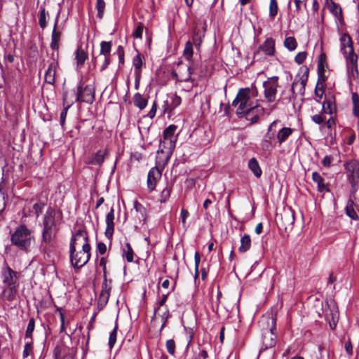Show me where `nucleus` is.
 I'll return each mask as SVG.
<instances>
[{"label": "nucleus", "instance_id": "nucleus-43", "mask_svg": "<svg viewBox=\"0 0 359 359\" xmlns=\"http://www.w3.org/2000/svg\"><path fill=\"white\" fill-rule=\"evenodd\" d=\"M88 57L87 53L82 49L78 48L76 51V59L78 65H83Z\"/></svg>", "mask_w": 359, "mask_h": 359}, {"label": "nucleus", "instance_id": "nucleus-41", "mask_svg": "<svg viewBox=\"0 0 359 359\" xmlns=\"http://www.w3.org/2000/svg\"><path fill=\"white\" fill-rule=\"evenodd\" d=\"M331 13L341 22H344L341 8L337 4L332 3L330 8Z\"/></svg>", "mask_w": 359, "mask_h": 359}, {"label": "nucleus", "instance_id": "nucleus-35", "mask_svg": "<svg viewBox=\"0 0 359 359\" xmlns=\"http://www.w3.org/2000/svg\"><path fill=\"white\" fill-rule=\"evenodd\" d=\"M193 43L191 41H188L184 46L183 55L184 58L188 60L189 62H192L193 59V54H194V50H193Z\"/></svg>", "mask_w": 359, "mask_h": 359}, {"label": "nucleus", "instance_id": "nucleus-7", "mask_svg": "<svg viewBox=\"0 0 359 359\" xmlns=\"http://www.w3.org/2000/svg\"><path fill=\"white\" fill-rule=\"evenodd\" d=\"M266 320L269 327L262 334V346L260 351L274 347L277 341V335L274 332L276 329V318L267 317Z\"/></svg>", "mask_w": 359, "mask_h": 359}, {"label": "nucleus", "instance_id": "nucleus-39", "mask_svg": "<svg viewBox=\"0 0 359 359\" xmlns=\"http://www.w3.org/2000/svg\"><path fill=\"white\" fill-rule=\"evenodd\" d=\"M112 47L111 41H102L100 43V55H103L104 57H110V52Z\"/></svg>", "mask_w": 359, "mask_h": 359}, {"label": "nucleus", "instance_id": "nucleus-33", "mask_svg": "<svg viewBox=\"0 0 359 359\" xmlns=\"http://www.w3.org/2000/svg\"><path fill=\"white\" fill-rule=\"evenodd\" d=\"M49 16L48 12L46 11L43 6H41L39 13V24L42 29H44L47 26L46 18Z\"/></svg>", "mask_w": 359, "mask_h": 359}, {"label": "nucleus", "instance_id": "nucleus-47", "mask_svg": "<svg viewBox=\"0 0 359 359\" xmlns=\"http://www.w3.org/2000/svg\"><path fill=\"white\" fill-rule=\"evenodd\" d=\"M96 9L97 10V18L102 19L105 9V2L104 0H97Z\"/></svg>", "mask_w": 359, "mask_h": 359}, {"label": "nucleus", "instance_id": "nucleus-55", "mask_svg": "<svg viewBox=\"0 0 359 359\" xmlns=\"http://www.w3.org/2000/svg\"><path fill=\"white\" fill-rule=\"evenodd\" d=\"M116 53L118 57L119 65H123L124 64V48L122 46H118L116 50Z\"/></svg>", "mask_w": 359, "mask_h": 359}, {"label": "nucleus", "instance_id": "nucleus-44", "mask_svg": "<svg viewBox=\"0 0 359 359\" xmlns=\"http://www.w3.org/2000/svg\"><path fill=\"white\" fill-rule=\"evenodd\" d=\"M284 46L287 50L292 51L296 49L297 43L293 36H289L285 39Z\"/></svg>", "mask_w": 359, "mask_h": 359}, {"label": "nucleus", "instance_id": "nucleus-31", "mask_svg": "<svg viewBox=\"0 0 359 359\" xmlns=\"http://www.w3.org/2000/svg\"><path fill=\"white\" fill-rule=\"evenodd\" d=\"M345 212L348 217L351 218L353 220H358L359 217L356 212L354 210V201L353 200L350 198L346 203V208H345Z\"/></svg>", "mask_w": 359, "mask_h": 359}, {"label": "nucleus", "instance_id": "nucleus-25", "mask_svg": "<svg viewBox=\"0 0 359 359\" xmlns=\"http://www.w3.org/2000/svg\"><path fill=\"white\" fill-rule=\"evenodd\" d=\"M182 102V99L177 95H172L170 96V100H166L164 102V111H172L178 107Z\"/></svg>", "mask_w": 359, "mask_h": 359}, {"label": "nucleus", "instance_id": "nucleus-11", "mask_svg": "<svg viewBox=\"0 0 359 359\" xmlns=\"http://www.w3.org/2000/svg\"><path fill=\"white\" fill-rule=\"evenodd\" d=\"M162 176V171L157 166L151 168L147 175V185L149 191L155 190L157 182Z\"/></svg>", "mask_w": 359, "mask_h": 359}, {"label": "nucleus", "instance_id": "nucleus-18", "mask_svg": "<svg viewBox=\"0 0 359 359\" xmlns=\"http://www.w3.org/2000/svg\"><path fill=\"white\" fill-rule=\"evenodd\" d=\"M294 129L290 127L283 126L278 130L276 129V143L281 146L287 138L292 134Z\"/></svg>", "mask_w": 359, "mask_h": 359}, {"label": "nucleus", "instance_id": "nucleus-49", "mask_svg": "<svg viewBox=\"0 0 359 359\" xmlns=\"http://www.w3.org/2000/svg\"><path fill=\"white\" fill-rule=\"evenodd\" d=\"M111 290V280H107V274H103V282L102 284L101 292H108L110 293Z\"/></svg>", "mask_w": 359, "mask_h": 359}, {"label": "nucleus", "instance_id": "nucleus-34", "mask_svg": "<svg viewBox=\"0 0 359 359\" xmlns=\"http://www.w3.org/2000/svg\"><path fill=\"white\" fill-rule=\"evenodd\" d=\"M46 205V203L41 200L37 201L35 203L33 204L32 212L35 215L36 218H38L43 212Z\"/></svg>", "mask_w": 359, "mask_h": 359}, {"label": "nucleus", "instance_id": "nucleus-42", "mask_svg": "<svg viewBox=\"0 0 359 359\" xmlns=\"http://www.w3.org/2000/svg\"><path fill=\"white\" fill-rule=\"evenodd\" d=\"M35 327V319L34 318H31L29 320V323L25 332V338L33 340L32 339V333L34 330Z\"/></svg>", "mask_w": 359, "mask_h": 359}, {"label": "nucleus", "instance_id": "nucleus-45", "mask_svg": "<svg viewBox=\"0 0 359 359\" xmlns=\"http://www.w3.org/2000/svg\"><path fill=\"white\" fill-rule=\"evenodd\" d=\"M72 238H82L84 240L83 245L88 243V236L86 230L83 229H78L74 233H73Z\"/></svg>", "mask_w": 359, "mask_h": 359}, {"label": "nucleus", "instance_id": "nucleus-54", "mask_svg": "<svg viewBox=\"0 0 359 359\" xmlns=\"http://www.w3.org/2000/svg\"><path fill=\"white\" fill-rule=\"evenodd\" d=\"M260 145L262 150L264 151H271L276 146V144H273V143L264 139L262 140Z\"/></svg>", "mask_w": 359, "mask_h": 359}, {"label": "nucleus", "instance_id": "nucleus-56", "mask_svg": "<svg viewBox=\"0 0 359 359\" xmlns=\"http://www.w3.org/2000/svg\"><path fill=\"white\" fill-rule=\"evenodd\" d=\"M308 78H309V69H306V71L304 72V73L299 77V79H297V83L299 82L300 86H302V87L306 88Z\"/></svg>", "mask_w": 359, "mask_h": 359}, {"label": "nucleus", "instance_id": "nucleus-12", "mask_svg": "<svg viewBox=\"0 0 359 359\" xmlns=\"http://www.w3.org/2000/svg\"><path fill=\"white\" fill-rule=\"evenodd\" d=\"M357 164H358V161H350L346 162L344 165V169L346 170V171L347 172V176H346L347 180L349 182L352 188L355 187L358 184V181L355 180V177Z\"/></svg>", "mask_w": 359, "mask_h": 359}, {"label": "nucleus", "instance_id": "nucleus-62", "mask_svg": "<svg viewBox=\"0 0 359 359\" xmlns=\"http://www.w3.org/2000/svg\"><path fill=\"white\" fill-rule=\"evenodd\" d=\"M97 252L100 255H104L107 251V246L104 243L100 242L97 244L96 248Z\"/></svg>", "mask_w": 359, "mask_h": 359}, {"label": "nucleus", "instance_id": "nucleus-38", "mask_svg": "<svg viewBox=\"0 0 359 359\" xmlns=\"http://www.w3.org/2000/svg\"><path fill=\"white\" fill-rule=\"evenodd\" d=\"M126 248L123 249V257L126 258L128 262H133V250L129 243H126Z\"/></svg>", "mask_w": 359, "mask_h": 359}, {"label": "nucleus", "instance_id": "nucleus-9", "mask_svg": "<svg viewBox=\"0 0 359 359\" xmlns=\"http://www.w3.org/2000/svg\"><path fill=\"white\" fill-rule=\"evenodd\" d=\"M75 95V102H86L92 104L95 100V89L93 86L87 85L83 87L80 83L77 86V90H74Z\"/></svg>", "mask_w": 359, "mask_h": 359}, {"label": "nucleus", "instance_id": "nucleus-8", "mask_svg": "<svg viewBox=\"0 0 359 359\" xmlns=\"http://www.w3.org/2000/svg\"><path fill=\"white\" fill-rule=\"evenodd\" d=\"M177 126L170 125L163 131V140L160 141L159 149L158 153H163L165 149L171 154L175 148L177 137L175 135Z\"/></svg>", "mask_w": 359, "mask_h": 359}, {"label": "nucleus", "instance_id": "nucleus-6", "mask_svg": "<svg viewBox=\"0 0 359 359\" xmlns=\"http://www.w3.org/2000/svg\"><path fill=\"white\" fill-rule=\"evenodd\" d=\"M91 247L89 243L82 245L81 250H76L74 246H69V262L71 266L79 270L84 266L90 260Z\"/></svg>", "mask_w": 359, "mask_h": 359}, {"label": "nucleus", "instance_id": "nucleus-23", "mask_svg": "<svg viewBox=\"0 0 359 359\" xmlns=\"http://www.w3.org/2000/svg\"><path fill=\"white\" fill-rule=\"evenodd\" d=\"M312 180L317 184V189L319 192H328L330 191L328 184L324 182V179L318 172H313L312 173Z\"/></svg>", "mask_w": 359, "mask_h": 359}, {"label": "nucleus", "instance_id": "nucleus-52", "mask_svg": "<svg viewBox=\"0 0 359 359\" xmlns=\"http://www.w3.org/2000/svg\"><path fill=\"white\" fill-rule=\"evenodd\" d=\"M144 29V24L142 22H138L137 27L135 29L133 36L134 38L142 39V32Z\"/></svg>", "mask_w": 359, "mask_h": 359}, {"label": "nucleus", "instance_id": "nucleus-21", "mask_svg": "<svg viewBox=\"0 0 359 359\" xmlns=\"http://www.w3.org/2000/svg\"><path fill=\"white\" fill-rule=\"evenodd\" d=\"M325 318L329 323L330 328L332 330L335 329L339 319L337 308L335 306L330 308L329 311L326 312Z\"/></svg>", "mask_w": 359, "mask_h": 359}, {"label": "nucleus", "instance_id": "nucleus-29", "mask_svg": "<svg viewBox=\"0 0 359 359\" xmlns=\"http://www.w3.org/2000/svg\"><path fill=\"white\" fill-rule=\"evenodd\" d=\"M133 101L134 105L140 110L144 109L148 104V99L143 97L140 93H136L133 95Z\"/></svg>", "mask_w": 359, "mask_h": 359}, {"label": "nucleus", "instance_id": "nucleus-57", "mask_svg": "<svg viewBox=\"0 0 359 359\" xmlns=\"http://www.w3.org/2000/svg\"><path fill=\"white\" fill-rule=\"evenodd\" d=\"M311 120L316 124L321 125L325 121V117L323 116V113L315 114L311 116Z\"/></svg>", "mask_w": 359, "mask_h": 359}, {"label": "nucleus", "instance_id": "nucleus-48", "mask_svg": "<svg viewBox=\"0 0 359 359\" xmlns=\"http://www.w3.org/2000/svg\"><path fill=\"white\" fill-rule=\"evenodd\" d=\"M278 7L276 0H270L269 16L273 18L278 13Z\"/></svg>", "mask_w": 359, "mask_h": 359}, {"label": "nucleus", "instance_id": "nucleus-13", "mask_svg": "<svg viewBox=\"0 0 359 359\" xmlns=\"http://www.w3.org/2000/svg\"><path fill=\"white\" fill-rule=\"evenodd\" d=\"M336 111L335 97L331 93L326 94L323 102L322 112L332 116Z\"/></svg>", "mask_w": 359, "mask_h": 359}, {"label": "nucleus", "instance_id": "nucleus-36", "mask_svg": "<svg viewBox=\"0 0 359 359\" xmlns=\"http://www.w3.org/2000/svg\"><path fill=\"white\" fill-rule=\"evenodd\" d=\"M133 65L134 67V74H142L143 62L140 53H138L137 55L134 57L133 60Z\"/></svg>", "mask_w": 359, "mask_h": 359}, {"label": "nucleus", "instance_id": "nucleus-1", "mask_svg": "<svg viewBox=\"0 0 359 359\" xmlns=\"http://www.w3.org/2000/svg\"><path fill=\"white\" fill-rule=\"evenodd\" d=\"M258 90L256 86L239 89L237 95L232 102V105L237 107V114L238 116H245L247 120L250 123H255L259 117L264 114L265 109L259 104L253 105L252 99L257 97Z\"/></svg>", "mask_w": 359, "mask_h": 359}, {"label": "nucleus", "instance_id": "nucleus-17", "mask_svg": "<svg viewBox=\"0 0 359 359\" xmlns=\"http://www.w3.org/2000/svg\"><path fill=\"white\" fill-rule=\"evenodd\" d=\"M281 121L278 119L273 121L268 127L267 132L264 135L263 139L271 143L276 144V128Z\"/></svg>", "mask_w": 359, "mask_h": 359}, {"label": "nucleus", "instance_id": "nucleus-4", "mask_svg": "<svg viewBox=\"0 0 359 359\" xmlns=\"http://www.w3.org/2000/svg\"><path fill=\"white\" fill-rule=\"evenodd\" d=\"M11 243L20 250L29 252L32 245L35 241L34 231L25 224H20L11 234Z\"/></svg>", "mask_w": 359, "mask_h": 359}, {"label": "nucleus", "instance_id": "nucleus-61", "mask_svg": "<svg viewBox=\"0 0 359 359\" xmlns=\"http://www.w3.org/2000/svg\"><path fill=\"white\" fill-rule=\"evenodd\" d=\"M84 243V240H83L82 238H71L70 240V243H69V246H74L75 248H76L77 246H79V245H83V243Z\"/></svg>", "mask_w": 359, "mask_h": 359}, {"label": "nucleus", "instance_id": "nucleus-51", "mask_svg": "<svg viewBox=\"0 0 359 359\" xmlns=\"http://www.w3.org/2000/svg\"><path fill=\"white\" fill-rule=\"evenodd\" d=\"M280 100L282 102L283 104H286L294 100L292 96L290 94V92H287V90H283L281 93Z\"/></svg>", "mask_w": 359, "mask_h": 359}, {"label": "nucleus", "instance_id": "nucleus-27", "mask_svg": "<svg viewBox=\"0 0 359 359\" xmlns=\"http://www.w3.org/2000/svg\"><path fill=\"white\" fill-rule=\"evenodd\" d=\"M133 208L137 212V217L138 220L140 222L142 221L144 223L147 217L146 208L137 200L133 202Z\"/></svg>", "mask_w": 359, "mask_h": 359}, {"label": "nucleus", "instance_id": "nucleus-37", "mask_svg": "<svg viewBox=\"0 0 359 359\" xmlns=\"http://www.w3.org/2000/svg\"><path fill=\"white\" fill-rule=\"evenodd\" d=\"M110 293L108 292H101L97 300V307L102 310L108 303Z\"/></svg>", "mask_w": 359, "mask_h": 359}, {"label": "nucleus", "instance_id": "nucleus-2", "mask_svg": "<svg viewBox=\"0 0 359 359\" xmlns=\"http://www.w3.org/2000/svg\"><path fill=\"white\" fill-rule=\"evenodd\" d=\"M55 210L49 206L43 217L41 240L39 251L43 255H49L50 245L55 239L58 231L55 221Z\"/></svg>", "mask_w": 359, "mask_h": 359}, {"label": "nucleus", "instance_id": "nucleus-59", "mask_svg": "<svg viewBox=\"0 0 359 359\" xmlns=\"http://www.w3.org/2000/svg\"><path fill=\"white\" fill-rule=\"evenodd\" d=\"M189 216V212L188 210L185 209H182L180 212V219L182 223L183 227L186 229H187V219Z\"/></svg>", "mask_w": 359, "mask_h": 359}, {"label": "nucleus", "instance_id": "nucleus-20", "mask_svg": "<svg viewBox=\"0 0 359 359\" xmlns=\"http://www.w3.org/2000/svg\"><path fill=\"white\" fill-rule=\"evenodd\" d=\"M280 217L283 222V226L285 229L292 226L294 222V211L291 208L284 209Z\"/></svg>", "mask_w": 359, "mask_h": 359}, {"label": "nucleus", "instance_id": "nucleus-60", "mask_svg": "<svg viewBox=\"0 0 359 359\" xmlns=\"http://www.w3.org/2000/svg\"><path fill=\"white\" fill-rule=\"evenodd\" d=\"M163 323L161 327V330H162L166 325L168 318L170 317V312L169 309L167 306H165V311L163 313V314L161 316Z\"/></svg>", "mask_w": 359, "mask_h": 359}, {"label": "nucleus", "instance_id": "nucleus-15", "mask_svg": "<svg viewBox=\"0 0 359 359\" xmlns=\"http://www.w3.org/2000/svg\"><path fill=\"white\" fill-rule=\"evenodd\" d=\"M60 12H58L54 23V27L51 34L50 48L53 50H57L59 48V41L61 37V32L57 29V24L59 21Z\"/></svg>", "mask_w": 359, "mask_h": 359}, {"label": "nucleus", "instance_id": "nucleus-22", "mask_svg": "<svg viewBox=\"0 0 359 359\" xmlns=\"http://www.w3.org/2000/svg\"><path fill=\"white\" fill-rule=\"evenodd\" d=\"M259 50H262L265 55L272 56L275 53V40L271 38H267L263 44L260 45Z\"/></svg>", "mask_w": 359, "mask_h": 359}, {"label": "nucleus", "instance_id": "nucleus-46", "mask_svg": "<svg viewBox=\"0 0 359 359\" xmlns=\"http://www.w3.org/2000/svg\"><path fill=\"white\" fill-rule=\"evenodd\" d=\"M32 341L33 340L29 339V341L25 344V345L24 346V350L22 352V358H26L33 353Z\"/></svg>", "mask_w": 359, "mask_h": 359}, {"label": "nucleus", "instance_id": "nucleus-5", "mask_svg": "<svg viewBox=\"0 0 359 359\" xmlns=\"http://www.w3.org/2000/svg\"><path fill=\"white\" fill-rule=\"evenodd\" d=\"M1 278L5 287L4 292H8L7 299H14L18 287V273L6 265L1 269Z\"/></svg>", "mask_w": 359, "mask_h": 359}, {"label": "nucleus", "instance_id": "nucleus-58", "mask_svg": "<svg viewBox=\"0 0 359 359\" xmlns=\"http://www.w3.org/2000/svg\"><path fill=\"white\" fill-rule=\"evenodd\" d=\"M307 56V53L306 51L299 52L294 57V61L298 65L302 64L306 60Z\"/></svg>", "mask_w": 359, "mask_h": 359}, {"label": "nucleus", "instance_id": "nucleus-50", "mask_svg": "<svg viewBox=\"0 0 359 359\" xmlns=\"http://www.w3.org/2000/svg\"><path fill=\"white\" fill-rule=\"evenodd\" d=\"M117 329H118V325H117V324H116L114 330L110 333L109 338V346L110 348H113V346L116 344V336H117Z\"/></svg>", "mask_w": 359, "mask_h": 359}, {"label": "nucleus", "instance_id": "nucleus-24", "mask_svg": "<svg viewBox=\"0 0 359 359\" xmlns=\"http://www.w3.org/2000/svg\"><path fill=\"white\" fill-rule=\"evenodd\" d=\"M56 66L55 61L51 62L45 72V81L48 84L54 85L55 83Z\"/></svg>", "mask_w": 359, "mask_h": 359}, {"label": "nucleus", "instance_id": "nucleus-64", "mask_svg": "<svg viewBox=\"0 0 359 359\" xmlns=\"http://www.w3.org/2000/svg\"><path fill=\"white\" fill-rule=\"evenodd\" d=\"M54 359H62V348L60 346H57L53 350Z\"/></svg>", "mask_w": 359, "mask_h": 359}, {"label": "nucleus", "instance_id": "nucleus-19", "mask_svg": "<svg viewBox=\"0 0 359 359\" xmlns=\"http://www.w3.org/2000/svg\"><path fill=\"white\" fill-rule=\"evenodd\" d=\"M114 208H111L110 211L107 213V215L106 216V219H105L106 224H107V227H106V230H105V236L108 238H111L113 233H114Z\"/></svg>", "mask_w": 359, "mask_h": 359}, {"label": "nucleus", "instance_id": "nucleus-53", "mask_svg": "<svg viewBox=\"0 0 359 359\" xmlns=\"http://www.w3.org/2000/svg\"><path fill=\"white\" fill-rule=\"evenodd\" d=\"M167 351L171 355H174L175 353V342L173 339H168L165 344Z\"/></svg>", "mask_w": 359, "mask_h": 359}, {"label": "nucleus", "instance_id": "nucleus-3", "mask_svg": "<svg viewBox=\"0 0 359 359\" xmlns=\"http://www.w3.org/2000/svg\"><path fill=\"white\" fill-rule=\"evenodd\" d=\"M339 34L340 50L346 60L348 77L350 79H355L359 74L358 69V57L354 53L352 39L347 33L339 32Z\"/></svg>", "mask_w": 359, "mask_h": 359}, {"label": "nucleus", "instance_id": "nucleus-10", "mask_svg": "<svg viewBox=\"0 0 359 359\" xmlns=\"http://www.w3.org/2000/svg\"><path fill=\"white\" fill-rule=\"evenodd\" d=\"M278 79V76H273L263 82L264 96L268 102H273L276 100L279 87Z\"/></svg>", "mask_w": 359, "mask_h": 359}, {"label": "nucleus", "instance_id": "nucleus-28", "mask_svg": "<svg viewBox=\"0 0 359 359\" xmlns=\"http://www.w3.org/2000/svg\"><path fill=\"white\" fill-rule=\"evenodd\" d=\"M74 103V102H68L67 93H65L63 94V104L65 106L64 107L63 109L60 112V125L62 126H64V125L65 123L67 111Z\"/></svg>", "mask_w": 359, "mask_h": 359}, {"label": "nucleus", "instance_id": "nucleus-26", "mask_svg": "<svg viewBox=\"0 0 359 359\" xmlns=\"http://www.w3.org/2000/svg\"><path fill=\"white\" fill-rule=\"evenodd\" d=\"M205 36V29H197L194 30L192 36V43L195 46L196 48L199 50L201 45L203 41V39Z\"/></svg>", "mask_w": 359, "mask_h": 359}, {"label": "nucleus", "instance_id": "nucleus-30", "mask_svg": "<svg viewBox=\"0 0 359 359\" xmlns=\"http://www.w3.org/2000/svg\"><path fill=\"white\" fill-rule=\"evenodd\" d=\"M248 168L252 172L256 177H260L262 171L259 166L258 161L255 158H252L248 161Z\"/></svg>", "mask_w": 359, "mask_h": 359}, {"label": "nucleus", "instance_id": "nucleus-14", "mask_svg": "<svg viewBox=\"0 0 359 359\" xmlns=\"http://www.w3.org/2000/svg\"><path fill=\"white\" fill-rule=\"evenodd\" d=\"M108 155L107 149H99L97 152L92 154L86 161V164L102 166L106 156Z\"/></svg>", "mask_w": 359, "mask_h": 359}, {"label": "nucleus", "instance_id": "nucleus-63", "mask_svg": "<svg viewBox=\"0 0 359 359\" xmlns=\"http://www.w3.org/2000/svg\"><path fill=\"white\" fill-rule=\"evenodd\" d=\"M333 158L331 156H325L322 160V164L324 167L329 168L331 165Z\"/></svg>", "mask_w": 359, "mask_h": 359}, {"label": "nucleus", "instance_id": "nucleus-16", "mask_svg": "<svg viewBox=\"0 0 359 359\" xmlns=\"http://www.w3.org/2000/svg\"><path fill=\"white\" fill-rule=\"evenodd\" d=\"M281 121L278 119L273 121L268 127L267 132L264 135L263 139L271 143L276 144V128Z\"/></svg>", "mask_w": 359, "mask_h": 359}, {"label": "nucleus", "instance_id": "nucleus-40", "mask_svg": "<svg viewBox=\"0 0 359 359\" xmlns=\"http://www.w3.org/2000/svg\"><path fill=\"white\" fill-rule=\"evenodd\" d=\"M172 191V185L169 186L167 184L166 187L162 190L159 196V202L161 203H165L170 196Z\"/></svg>", "mask_w": 359, "mask_h": 359}, {"label": "nucleus", "instance_id": "nucleus-32", "mask_svg": "<svg viewBox=\"0 0 359 359\" xmlns=\"http://www.w3.org/2000/svg\"><path fill=\"white\" fill-rule=\"evenodd\" d=\"M251 246V238L248 234H245L241 238V245L238 248L240 252H247Z\"/></svg>", "mask_w": 359, "mask_h": 359}]
</instances>
